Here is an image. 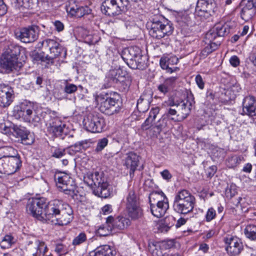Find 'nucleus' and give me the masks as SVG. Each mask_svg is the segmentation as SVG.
Instances as JSON below:
<instances>
[{"label":"nucleus","mask_w":256,"mask_h":256,"mask_svg":"<svg viewBox=\"0 0 256 256\" xmlns=\"http://www.w3.org/2000/svg\"><path fill=\"white\" fill-rule=\"evenodd\" d=\"M46 214L48 217V221L55 225H66L73 219V210L71 206L58 200L48 202Z\"/></svg>","instance_id":"f257e3e1"},{"label":"nucleus","mask_w":256,"mask_h":256,"mask_svg":"<svg viewBox=\"0 0 256 256\" xmlns=\"http://www.w3.org/2000/svg\"><path fill=\"white\" fill-rule=\"evenodd\" d=\"M24 48L16 44H10L6 47L0 56V70L4 74H10L20 68L19 57Z\"/></svg>","instance_id":"f03ea898"},{"label":"nucleus","mask_w":256,"mask_h":256,"mask_svg":"<svg viewBox=\"0 0 256 256\" xmlns=\"http://www.w3.org/2000/svg\"><path fill=\"white\" fill-rule=\"evenodd\" d=\"M149 34L153 38L160 40L172 34V24L162 15H155L150 19L148 24Z\"/></svg>","instance_id":"7ed1b4c3"},{"label":"nucleus","mask_w":256,"mask_h":256,"mask_svg":"<svg viewBox=\"0 0 256 256\" xmlns=\"http://www.w3.org/2000/svg\"><path fill=\"white\" fill-rule=\"evenodd\" d=\"M84 181L93 190L95 195L102 198H107L110 196L108 184L102 174L97 172L88 173L84 176Z\"/></svg>","instance_id":"20e7f679"},{"label":"nucleus","mask_w":256,"mask_h":256,"mask_svg":"<svg viewBox=\"0 0 256 256\" xmlns=\"http://www.w3.org/2000/svg\"><path fill=\"white\" fill-rule=\"evenodd\" d=\"M196 199L188 190L178 191L174 196L173 204L174 210L177 213L186 214L192 211Z\"/></svg>","instance_id":"39448f33"},{"label":"nucleus","mask_w":256,"mask_h":256,"mask_svg":"<svg viewBox=\"0 0 256 256\" xmlns=\"http://www.w3.org/2000/svg\"><path fill=\"white\" fill-rule=\"evenodd\" d=\"M149 202L151 212L156 218L164 216L169 208L168 200L162 192L150 194Z\"/></svg>","instance_id":"423d86ee"},{"label":"nucleus","mask_w":256,"mask_h":256,"mask_svg":"<svg viewBox=\"0 0 256 256\" xmlns=\"http://www.w3.org/2000/svg\"><path fill=\"white\" fill-rule=\"evenodd\" d=\"M95 100L100 110L106 114L111 116L118 112L120 110L118 100L108 94L97 95Z\"/></svg>","instance_id":"0eeeda50"},{"label":"nucleus","mask_w":256,"mask_h":256,"mask_svg":"<svg viewBox=\"0 0 256 256\" xmlns=\"http://www.w3.org/2000/svg\"><path fill=\"white\" fill-rule=\"evenodd\" d=\"M126 208L128 216L132 220H138L143 216L138 196L132 190H130L126 198Z\"/></svg>","instance_id":"6e6552de"},{"label":"nucleus","mask_w":256,"mask_h":256,"mask_svg":"<svg viewBox=\"0 0 256 256\" xmlns=\"http://www.w3.org/2000/svg\"><path fill=\"white\" fill-rule=\"evenodd\" d=\"M122 58L132 69L142 68L144 62L142 61L140 48L136 46L124 48L121 54Z\"/></svg>","instance_id":"1a4fd4ad"},{"label":"nucleus","mask_w":256,"mask_h":256,"mask_svg":"<svg viewBox=\"0 0 256 256\" xmlns=\"http://www.w3.org/2000/svg\"><path fill=\"white\" fill-rule=\"evenodd\" d=\"M48 206L44 198H32L29 200L26 206L28 214L42 222H47L48 217L46 209Z\"/></svg>","instance_id":"9d476101"},{"label":"nucleus","mask_w":256,"mask_h":256,"mask_svg":"<svg viewBox=\"0 0 256 256\" xmlns=\"http://www.w3.org/2000/svg\"><path fill=\"white\" fill-rule=\"evenodd\" d=\"M129 6V0H105L101 6L103 13L109 16H119L126 12Z\"/></svg>","instance_id":"9b49d317"},{"label":"nucleus","mask_w":256,"mask_h":256,"mask_svg":"<svg viewBox=\"0 0 256 256\" xmlns=\"http://www.w3.org/2000/svg\"><path fill=\"white\" fill-rule=\"evenodd\" d=\"M34 110L33 104L28 102L21 103L14 108L16 116L22 118L26 122L37 123L40 121V118Z\"/></svg>","instance_id":"f8f14e48"},{"label":"nucleus","mask_w":256,"mask_h":256,"mask_svg":"<svg viewBox=\"0 0 256 256\" xmlns=\"http://www.w3.org/2000/svg\"><path fill=\"white\" fill-rule=\"evenodd\" d=\"M22 161L19 156L4 155L0 158V174H12L20 170Z\"/></svg>","instance_id":"ddd939ff"},{"label":"nucleus","mask_w":256,"mask_h":256,"mask_svg":"<svg viewBox=\"0 0 256 256\" xmlns=\"http://www.w3.org/2000/svg\"><path fill=\"white\" fill-rule=\"evenodd\" d=\"M84 125L86 130L94 133L102 131L104 126V120L98 114H90L84 118Z\"/></svg>","instance_id":"4468645a"},{"label":"nucleus","mask_w":256,"mask_h":256,"mask_svg":"<svg viewBox=\"0 0 256 256\" xmlns=\"http://www.w3.org/2000/svg\"><path fill=\"white\" fill-rule=\"evenodd\" d=\"M39 27L36 25L20 28L15 32L17 39L24 43H30L35 42L38 38Z\"/></svg>","instance_id":"2eb2a0df"},{"label":"nucleus","mask_w":256,"mask_h":256,"mask_svg":"<svg viewBox=\"0 0 256 256\" xmlns=\"http://www.w3.org/2000/svg\"><path fill=\"white\" fill-rule=\"evenodd\" d=\"M47 130L52 136L64 140L68 132L66 125L58 118H53L47 125Z\"/></svg>","instance_id":"dca6fc26"},{"label":"nucleus","mask_w":256,"mask_h":256,"mask_svg":"<svg viewBox=\"0 0 256 256\" xmlns=\"http://www.w3.org/2000/svg\"><path fill=\"white\" fill-rule=\"evenodd\" d=\"M14 135L20 138L21 143L26 145L32 144L34 141V134L31 133L25 127L14 125L12 128Z\"/></svg>","instance_id":"f3484780"},{"label":"nucleus","mask_w":256,"mask_h":256,"mask_svg":"<svg viewBox=\"0 0 256 256\" xmlns=\"http://www.w3.org/2000/svg\"><path fill=\"white\" fill-rule=\"evenodd\" d=\"M14 98L12 88L8 84H0V106L2 108L8 106Z\"/></svg>","instance_id":"a211bd4d"},{"label":"nucleus","mask_w":256,"mask_h":256,"mask_svg":"<svg viewBox=\"0 0 256 256\" xmlns=\"http://www.w3.org/2000/svg\"><path fill=\"white\" fill-rule=\"evenodd\" d=\"M194 104L192 96H187L186 99L180 102L178 104L179 114L178 116L180 117L178 120L181 121L186 118L190 114L192 108Z\"/></svg>","instance_id":"6ab92c4d"},{"label":"nucleus","mask_w":256,"mask_h":256,"mask_svg":"<svg viewBox=\"0 0 256 256\" xmlns=\"http://www.w3.org/2000/svg\"><path fill=\"white\" fill-rule=\"evenodd\" d=\"M227 245L226 248L228 253L232 256L238 255L243 250V244L240 240L236 237H230L226 239Z\"/></svg>","instance_id":"aec40b11"},{"label":"nucleus","mask_w":256,"mask_h":256,"mask_svg":"<svg viewBox=\"0 0 256 256\" xmlns=\"http://www.w3.org/2000/svg\"><path fill=\"white\" fill-rule=\"evenodd\" d=\"M106 223L110 224L112 230H122L129 226L131 222L128 218L124 216H118L114 218L113 216H109L106 218Z\"/></svg>","instance_id":"412c9836"},{"label":"nucleus","mask_w":256,"mask_h":256,"mask_svg":"<svg viewBox=\"0 0 256 256\" xmlns=\"http://www.w3.org/2000/svg\"><path fill=\"white\" fill-rule=\"evenodd\" d=\"M256 0H248L240 12L242 18L246 22L250 20L256 14Z\"/></svg>","instance_id":"4be33fe9"},{"label":"nucleus","mask_w":256,"mask_h":256,"mask_svg":"<svg viewBox=\"0 0 256 256\" xmlns=\"http://www.w3.org/2000/svg\"><path fill=\"white\" fill-rule=\"evenodd\" d=\"M66 11L72 16L82 18L85 16L90 15L92 10L88 6H78L74 4H70L67 7Z\"/></svg>","instance_id":"5701e85b"},{"label":"nucleus","mask_w":256,"mask_h":256,"mask_svg":"<svg viewBox=\"0 0 256 256\" xmlns=\"http://www.w3.org/2000/svg\"><path fill=\"white\" fill-rule=\"evenodd\" d=\"M244 112L251 116H256V101L252 96L244 98L242 102Z\"/></svg>","instance_id":"b1692460"},{"label":"nucleus","mask_w":256,"mask_h":256,"mask_svg":"<svg viewBox=\"0 0 256 256\" xmlns=\"http://www.w3.org/2000/svg\"><path fill=\"white\" fill-rule=\"evenodd\" d=\"M177 79L178 78L176 76H171L167 78L162 83L159 84L158 86V90L164 94H167L172 90L174 87Z\"/></svg>","instance_id":"393cba45"},{"label":"nucleus","mask_w":256,"mask_h":256,"mask_svg":"<svg viewBox=\"0 0 256 256\" xmlns=\"http://www.w3.org/2000/svg\"><path fill=\"white\" fill-rule=\"evenodd\" d=\"M173 240H164L161 242H152L148 244V249L152 255V252L156 250H162L170 248L174 246Z\"/></svg>","instance_id":"a878e982"},{"label":"nucleus","mask_w":256,"mask_h":256,"mask_svg":"<svg viewBox=\"0 0 256 256\" xmlns=\"http://www.w3.org/2000/svg\"><path fill=\"white\" fill-rule=\"evenodd\" d=\"M139 162L138 156L134 152H129L126 154L125 160V164L127 168H130V174H134L138 166Z\"/></svg>","instance_id":"bb28decb"},{"label":"nucleus","mask_w":256,"mask_h":256,"mask_svg":"<svg viewBox=\"0 0 256 256\" xmlns=\"http://www.w3.org/2000/svg\"><path fill=\"white\" fill-rule=\"evenodd\" d=\"M114 252L110 246L104 245L90 252L88 256H114Z\"/></svg>","instance_id":"cd10ccee"},{"label":"nucleus","mask_w":256,"mask_h":256,"mask_svg":"<svg viewBox=\"0 0 256 256\" xmlns=\"http://www.w3.org/2000/svg\"><path fill=\"white\" fill-rule=\"evenodd\" d=\"M54 178L58 188H62L71 179L70 176L65 172H56Z\"/></svg>","instance_id":"c85d7f7f"},{"label":"nucleus","mask_w":256,"mask_h":256,"mask_svg":"<svg viewBox=\"0 0 256 256\" xmlns=\"http://www.w3.org/2000/svg\"><path fill=\"white\" fill-rule=\"evenodd\" d=\"M150 98L146 94H142L137 101V108L140 112H145L149 106Z\"/></svg>","instance_id":"c756f323"},{"label":"nucleus","mask_w":256,"mask_h":256,"mask_svg":"<svg viewBox=\"0 0 256 256\" xmlns=\"http://www.w3.org/2000/svg\"><path fill=\"white\" fill-rule=\"evenodd\" d=\"M59 43L54 39L46 38L42 41L39 42L36 44V48L39 50L44 47L48 51L54 47L58 46Z\"/></svg>","instance_id":"7c9ffc66"},{"label":"nucleus","mask_w":256,"mask_h":256,"mask_svg":"<svg viewBox=\"0 0 256 256\" xmlns=\"http://www.w3.org/2000/svg\"><path fill=\"white\" fill-rule=\"evenodd\" d=\"M196 8H199L200 10H204V11L208 12L209 13H212L214 14H217L218 8L215 2L210 4L204 3L202 1H198Z\"/></svg>","instance_id":"2f4dec72"},{"label":"nucleus","mask_w":256,"mask_h":256,"mask_svg":"<svg viewBox=\"0 0 256 256\" xmlns=\"http://www.w3.org/2000/svg\"><path fill=\"white\" fill-rule=\"evenodd\" d=\"M213 30L216 32L219 36L222 37L228 34L230 32V28L227 24L218 23L215 24L212 28Z\"/></svg>","instance_id":"473e14b6"},{"label":"nucleus","mask_w":256,"mask_h":256,"mask_svg":"<svg viewBox=\"0 0 256 256\" xmlns=\"http://www.w3.org/2000/svg\"><path fill=\"white\" fill-rule=\"evenodd\" d=\"M61 189L66 194L72 196L76 195V192H78L75 182L72 178L66 185L63 186Z\"/></svg>","instance_id":"72a5a7b5"},{"label":"nucleus","mask_w":256,"mask_h":256,"mask_svg":"<svg viewBox=\"0 0 256 256\" xmlns=\"http://www.w3.org/2000/svg\"><path fill=\"white\" fill-rule=\"evenodd\" d=\"M49 52L50 54H47L46 56V58L48 59V62L58 56L60 54L62 53H64V54H66V51L64 48L60 44L58 46L54 48Z\"/></svg>","instance_id":"f704fd0d"},{"label":"nucleus","mask_w":256,"mask_h":256,"mask_svg":"<svg viewBox=\"0 0 256 256\" xmlns=\"http://www.w3.org/2000/svg\"><path fill=\"white\" fill-rule=\"evenodd\" d=\"M244 233L247 238L250 240H256V225L248 224L244 230Z\"/></svg>","instance_id":"c9c22d12"},{"label":"nucleus","mask_w":256,"mask_h":256,"mask_svg":"<svg viewBox=\"0 0 256 256\" xmlns=\"http://www.w3.org/2000/svg\"><path fill=\"white\" fill-rule=\"evenodd\" d=\"M112 78L118 84L124 82L125 78L123 76L122 70L120 69L110 70L108 73Z\"/></svg>","instance_id":"e433bc0d"},{"label":"nucleus","mask_w":256,"mask_h":256,"mask_svg":"<svg viewBox=\"0 0 256 256\" xmlns=\"http://www.w3.org/2000/svg\"><path fill=\"white\" fill-rule=\"evenodd\" d=\"M222 39L212 28L208 32L205 36L206 43H213L216 40H220L221 42Z\"/></svg>","instance_id":"4c0bfd02"},{"label":"nucleus","mask_w":256,"mask_h":256,"mask_svg":"<svg viewBox=\"0 0 256 256\" xmlns=\"http://www.w3.org/2000/svg\"><path fill=\"white\" fill-rule=\"evenodd\" d=\"M14 242V238L11 235H6L0 242V246L2 249H6L10 248Z\"/></svg>","instance_id":"58836bf2"},{"label":"nucleus","mask_w":256,"mask_h":256,"mask_svg":"<svg viewBox=\"0 0 256 256\" xmlns=\"http://www.w3.org/2000/svg\"><path fill=\"white\" fill-rule=\"evenodd\" d=\"M112 230V226L110 224L106 222V226H100L97 230L98 234L101 236H106L109 235Z\"/></svg>","instance_id":"ea45409f"},{"label":"nucleus","mask_w":256,"mask_h":256,"mask_svg":"<svg viewBox=\"0 0 256 256\" xmlns=\"http://www.w3.org/2000/svg\"><path fill=\"white\" fill-rule=\"evenodd\" d=\"M87 240V236L84 232H80L72 240V244L73 246H80Z\"/></svg>","instance_id":"a19ab883"},{"label":"nucleus","mask_w":256,"mask_h":256,"mask_svg":"<svg viewBox=\"0 0 256 256\" xmlns=\"http://www.w3.org/2000/svg\"><path fill=\"white\" fill-rule=\"evenodd\" d=\"M160 64L161 68L163 70H166L170 74L178 70V68L177 67H175L174 70L172 68L169 67V64H168V62L167 61V57L162 58L160 60Z\"/></svg>","instance_id":"79ce46f5"},{"label":"nucleus","mask_w":256,"mask_h":256,"mask_svg":"<svg viewBox=\"0 0 256 256\" xmlns=\"http://www.w3.org/2000/svg\"><path fill=\"white\" fill-rule=\"evenodd\" d=\"M13 4L16 8L20 9L27 8L28 9L30 7L29 0H13Z\"/></svg>","instance_id":"37998d69"},{"label":"nucleus","mask_w":256,"mask_h":256,"mask_svg":"<svg viewBox=\"0 0 256 256\" xmlns=\"http://www.w3.org/2000/svg\"><path fill=\"white\" fill-rule=\"evenodd\" d=\"M208 45L204 48L209 54L216 50L220 44V40H216L213 43H206Z\"/></svg>","instance_id":"c03bdc74"},{"label":"nucleus","mask_w":256,"mask_h":256,"mask_svg":"<svg viewBox=\"0 0 256 256\" xmlns=\"http://www.w3.org/2000/svg\"><path fill=\"white\" fill-rule=\"evenodd\" d=\"M30 56L32 60L36 62H45L48 60V59L46 58V56H44V54L43 52L38 53L36 50L32 52Z\"/></svg>","instance_id":"a18cd8bd"},{"label":"nucleus","mask_w":256,"mask_h":256,"mask_svg":"<svg viewBox=\"0 0 256 256\" xmlns=\"http://www.w3.org/2000/svg\"><path fill=\"white\" fill-rule=\"evenodd\" d=\"M116 84L115 81L111 78L108 74L106 75L104 80V82L102 86V89H106L109 88H110L114 84Z\"/></svg>","instance_id":"49530a36"},{"label":"nucleus","mask_w":256,"mask_h":256,"mask_svg":"<svg viewBox=\"0 0 256 256\" xmlns=\"http://www.w3.org/2000/svg\"><path fill=\"white\" fill-rule=\"evenodd\" d=\"M108 140L106 138H104L98 141L95 151L96 152H101L108 145Z\"/></svg>","instance_id":"de8ad7c7"},{"label":"nucleus","mask_w":256,"mask_h":256,"mask_svg":"<svg viewBox=\"0 0 256 256\" xmlns=\"http://www.w3.org/2000/svg\"><path fill=\"white\" fill-rule=\"evenodd\" d=\"M66 154V150L62 148H54L52 150V156L56 158H61Z\"/></svg>","instance_id":"09e8293b"},{"label":"nucleus","mask_w":256,"mask_h":256,"mask_svg":"<svg viewBox=\"0 0 256 256\" xmlns=\"http://www.w3.org/2000/svg\"><path fill=\"white\" fill-rule=\"evenodd\" d=\"M195 15L202 18L206 19L210 16H212L214 14L212 13H209L208 12H206L204 10H200L199 8H196Z\"/></svg>","instance_id":"8fccbe9b"},{"label":"nucleus","mask_w":256,"mask_h":256,"mask_svg":"<svg viewBox=\"0 0 256 256\" xmlns=\"http://www.w3.org/2000/svg\"><path fill=\"white\" fill-rule=\"evenodd\" d=\"M43 244H45L44 242L40 241L38 240L34 239V246H36V248L37 251L35 254H33L34 256L41 254L44 249V247L42 246Z\"/></svg>","instance_id":"3c124183"},{"label":"nucleus","mask_w":256,"mask_h":256,"mask_svg":"<svg viewBox=\"0 0 256 256\" xmlns=\"http://www.w3.org/2000/svg\"><path fill=\"white\" fill-rule=\"evenodd\" d=\"M216 216V212L212 208H210L208 209L206 215V220L208 222H210L214 220Z\"/></svg>","instance_id":"603ef678"},{"label":"nucleus","mask_w":256,"mask_h":256,"mask_svg":"<svg viewBox=\"0 0 256 256\" xmlns=\"http://www.w3.org/2000/svg\"><path fill=\"white\" fill-rule=\"evenodd\" d=\"M77 90V86L72 84H66L64 88V92L68 94H73Z\"/></svg>","instance_id":"864d4df0"},{"label":"nucleus","mask_w":256,"mask_h":256,"mask_svg":"<svg viewBox=\"0 0 256 256\" xmlns=\"http://www.w3.org/2000/svg\"><path fill=\"white\" fill-rule=\"evenodd\" d=\"M86 142L85 141H80L74 144L70 148L72 150L77 152L81 150L82 148H84V145Z\"/></svg>","instance_id":"5fc2aeb1"},{"label":"nucleus","mask_w":256,"mask_h":256,"mask_svg":"<svg viewBox=\"0 0 256 256\" xmlns=\"http://www.w3.org/2000/svg\"><path fill=\"white\" fill-rule=\"evenodd\" d=\"M237 194L236 188L235 186L231 185L226 190V195L227 197L232 198Z\"/></svg>","instance_id":"6e6d98bb"},{"label":"nucleus","mask_w":256,"mask_h":256,"mask_svg":"<svg viewBox=\"0 0 256 256\" xmlns=\"http://www.w3.org/2000/svg\"><path fill=\"white\" fill-rule=\"evenodd\" d=\"M239 160L238 156H232L228 160V166L230 168H234L237 165Z\"/></svg>","instance_id":"4d7b16f0"},{"label":"nucleus","mask_w":256,"mask_h":256,"mask_svg":"<svg viewBox=\"0 0 256 256\" xmlns=\"http://www.w3.org/2000/svg\"><path fill=\"white\" fill-rule=\"evenodd\" d=\"M165 125L164 119H160L153 128H156V132L159 134L165 126Z\"/></svg>","instance_id":"13d9d810"},{"label":"nucleus","mask_w":256,"mask_h":256,"mask_svg":"<svg viewBox=\"0 0 256 256\" xmlns=\"http://www.w3.org/2000/svg\"><path fill=\"white\" fill-rule=\"evenodd\" d=\"M195 81L198 87L200 89L202 90L204 88V82L202 76L200 74L196 76L195 78Z\"/></svg>","instance_id":"bf43d9fd"},{"label":"nucleus","mask_w":256,"mask_h":256,"mask_svg":"<svg viewBox=\"0 0 256 256\" xmlns=\"http://www.w3.org/2000/svg\"><path fill=\"white\" fill-rule=\"evenodd\" d=\"M160 112V108L158 107H155L154 108H152V110H150L148 118H150L152 121H154L156 118V116Z\"/></svg>","instance_id":"052dcab7"},{"label":"nucleus","mask_w":256,"mask_h":256,"mask_svg":"<svg viewBox=\"0 0 256 256\" xmlns=\"http://www.w3.org/2000/svg\"><path fill=\"white\" fill-rule=\"evenodd\" d=\"M55 29L58 32L62 31L64 30V24L60 20H56L54 22Z\"/></svg>","instance_id":"680f3d73"},{"label":"nucleus","mask_w":256,"mask_h":256,"mask_svg":"<svg viewBox=\"0 0 256 256\" xmlns=\"http://www.w3.org/2000/svg\"><path fill=\"white\" fill-rule=\"evenodd\" d=\"M152 122L153 121L150 118H148L142 126V129L144 130L148 129L152 126Z\"/></svg>","instance_id":"e2e57ef3"},{"label":"nucleus","mask_w":256,"mask_h":256,"mask_svg":"<svg viewBox=\"0 0 256 256\" xmlns=\"http://www.w3.org/2000/svg\"><path fill=\"white\" fill-rule=\"evenodd\" d=\"M8 11V8L6 4L2 0H0V16H4Z\"/></svg>","instance_id":"0e129e2a"},{"label":"nucleus","mask_w":256,"mask_h":256,"mask_svg":"<svg viewBox=\"0 0 256 256\" xmlns=\"http://www.w3.org/2000/svg\"><path fill=\"white\" fill-rule=\"evenodd\" d=\"M230 62L232 66L236 67L240 64V60L237 56H233L230 58Z\"/></svg>","instance_id":"69168bd1"},{"label":"nucleus","mask_w":256,"mask_h":256,"mask_svg":"<svg viewBox=\"0 0 256 256\" xmlns=\"http://www.w3.org/2000/svg\"><path fill=\"white\" fill-rule=\"evenodd\" d=\"M112 211V206L108 204L105 205L102 208V213L105 215L110 214Z\"/></svg>","instance_id":"338daca9"},{"label":"nucleus","mask_w":256,"mask_h":256,"mask_svg":"<svg viewBox=\"0 0 256 256\" xmlns=\"http://www.w3.org/2000/svg\"><path fill=\"white\" fill-rule=\"evenodd\" d=\"M167 61L168 64L170 65H174L178 64V58L176 56H171L170 58L167 57Z\"/></svg>","instance_id":"774afa93"}]
</instances>
